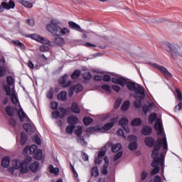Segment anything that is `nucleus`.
Listing matches in <instances>:
<instances>
[{"label":"nucleus","instance_id":"obj_13","mask_svg":"<svg viewBox=\"0 0 182 182\" xmlns=\"http://www.w3.org/2000/svg\"><path fill=\"white\" fill-rule=\"evenodd\" d=\"M112 83H115L116 85H120L122 87L126 86V78L121 77H113L112 79Z\"/></svg>","mask_w":182,"mask_h":182},{"label":"nucleus","instance_id":"obj_44","mask_svg":"<svg viewBox=\"0 0 182 182\" xmlns=\"http://www.w3.org/2000/svg\"><path fill=\"white\" fill-rule=\"evenodd\" d=\"M46 96L48 99H53V88H50V90L46 93Z\"/></svg>","mask_w":182,"mask_h":182},{"label":"nucleus","instance_id":"obj_33","mask_svg":"<svg viewBox=\"0 0 182 182\" xmlns=\"http://www.w3.org/2000/svg\"><path fill=\"white\" fill-rule=\"evenodd\" d=\"M90 173L92 177H97V176H99V168H97V166L93 167L91 169Z\"/></svg>","mask_w":182,"mask_h":182},{"label":"nucleus","instance_id":"obj_21","mask_svg":"<svg viewBox=\"0 0 182 182\" xmlns=\"http://www.w3.org/2000/svg\"><path fill=\"white\" fill-rule=\"evenodd\" d=\"M151 127L150 126H144L141 129V133L144 136H150L151 134Z\"/></svg>","mask_w":182,"mask_h":182},{"label":"nucleus","instance_id":"obj_60","mask_svg":"<svg viewBox=\"0 0 182 182\" xmlns=\"http://www.w3.org/2000/svg\"><path fill=\"white\" fill-rule=\"evenodd\" d=\"M93 132H96V128L95 127H89L86 129L87 133H93Z\"/></svg>","mask_w":182,"mask_h":182},{"label":"nucleus","instance_id":"obj_58","mask_svg":"<svg viewBox=\"0 0 182 182\" xmlns=\"http://www.w3.org/2000/svg\"><path fill=\"white\" fill-rule=\"evenodd\" d=\"M94 80H97V82H100L101 80H103V76L96 75L94 76Z\"/></svg>","mask_w":182,"mask_h":182},{"label":"nucleus","instance_id":"obj_53","mask_svg":"<svg viewBox=\"0 0 182 182\" xmlns=\"http://www.w3.org/2000/svg\"><path fill=\"white\" fill-rule=\"evenodd\" d=\"M120 105H122V100L120 99L117 100L114 105V109H119Z\"/></svg>","mask_w":182,"mask_h":182},{"label":"nucleus","instance_id":"obj_1","mask_svg":"<svg viewBox=\"0 0 182 182\" xmlns=\"http://www.w3.org/2000/svg\"><path fill=\"white\" fill-rule=\"evenodd\" d=\"M154 127L157 132L159 139L151 154V157L154 160L151 163V166L154 167L151 172V176H154L160 171L159 166H161V167L164 166V157H166L168 148L167 138H166V134L164 133L161 122L156 121Z\"/></svg>","mask_w":182,"mask_h":182},{"label":"nucleus","instance_id":"obj_6","mask_svg":"<svg viewBox=\"0 0 182 182\" xmlns=\"http://www.w3.org/2000/svg\"><path fill=\"white\" fill-rule=\"evenodd\" d=\"M66 113H68V111L64 107H59L58 111H54L52 112V117L53 119H58L59 117L60 119H63L66 116Z\"/></svg>","mask_w":182,"mask_h":182},{"label":"nucleus","instance_id":"obj_22","mask_svg":"<svg viewBox=\"0 0 182 182\" xmlns=\"http://www.w3.org/2000/svg\"><path fill=\"white\" fill-rule=\"evenodd\" d=\"M10 96H11V102L14 105H18V107H19V105H21L19 103V100L18 99V96H16V94H15V92H12V91H11V94H10Z\"/></svg>","mask_w":182,"mask_h":182},{"label":"nucleus","instance_id":"obj_20","mask_svg":"<svg viewBox=\"0 0 182 182\" xmlns=\"http://www.w3.org/2000/svg\"><path fill=\"white\" fill-rule=\"evenodd\" d=\"M57 99L61 102H65L68 99V92L66 91H61L57 95Z\"/></svg>","mask_w":182,"mask_h":182},{"label":"nucleus","instance_id":"obj_15","mask_svg":"<svg viewBox=\"0 0 182 182\" xmlns=\"http://www.w3.org/2000/svg\"><path fill=\"white\" fill-rule=\"evenodd\" d=\"M116 122H117V118H113L111 120V122L107 123L102 127L103 130H110L114 126V123Z\"/></svg>","mask_w":182,"mask_h":182},{"label":"nucleus","instance_id":"obj_5","mask_svg":"<svg viewBox=\"0 0 182 182\" xmlns=\"http://www.w3.org/2000/svg\"><path fill=\"white\" fill-rule=\"evenodd\" d=\"M166 50H168V52H170L171 56L172 59H173L174 60H176V59H178V58H180V56H182L181 54H180L177 51V48H176V46H174V45H173V44L167 43L166 44Z\"/></svg>","mask_w":182,"mask_h":182},{"label":"nucleus","instance_id":"obj_61","mask_svg":"<svg viewBox=\"0 0 182 182\" xmlns=\"http://www.w3.org/2000/svg\"><path fill=\"white\" fill-rule=\"evenodd\" d=\"M112 88L113 90H114L115 92H120V86H119V85H113L112 86Z\"/></svg>","mask_w":182,"mask_h":182},{"label":"nucleus","instance_id":"obj_11","mask_svg":"<svg viewBox=\"0 0 182 182\" xmlns=\"http://www.w3.org/2000/svg\"><path fill=\"white\" fill-rule=\"evenodd\" d=\"M30 38L34 41H37V42H41V43H50L49 40H47L38 34H31Z\"/></svg>","mask_w":182,"mask_h":182},{"label":"nucleus","instance_id":"obj_51","mask_svg":"<svg viewBox=\"0 0 182 182\" xmlns=\"http://www.w3.org/2000/svg\"><path fill=\"white\" fill-rule=\"evenodd\" d=\"M58 106H59V104L56 102H51V108L53 110H58Z\"/></svg>","mask_w":182,"mask_h":182},{"label":"nucleus","instance_id":"obj_10","mask_svg":"<svg viewBox=\"0 0 182 182\" xmlns=\"http://www.w3.org/2000/svg\"><path fill=\"white\" fill-rule=\"evenodd\" d=\"M15 8V2L10 0L9 3L3 1L0 5V12H4V9H14Z\"/></svg>","mask_w":182,"mask_h":182},{"label":"nucleus","instance_id":"obj_48","mask_svg":"<svg viewBox=\"0 0 182 182\" xmlns=\"http://www.w3.org/2000/svg\"><path fill=\"white\" fill-rule=\"evenodd\" d=\"M176 97L178 99L179 102H181L182 100V95H181V92H180V90L178 89L176 90Z\"/></svg>","mask_w":182,"mask_h":182},{"label":"nucleus","instance_id":"obj_47","mask_svg":"<svg viewBox=\"0 0 182 182\" xmlns=\"http://www.w3.org/2000/svg\"><path fill=\"white\" fill-rule=\"evenodd\" d=\"M134 106L136 109H139V107H141V100H136L134 101Z\"/></svg>","mask_w":182,"mask_h":182},{"label":"nucleus","instance_id":"obj_50","mask_svg":"<svg viewBox=\"0 0 182 182\" xmlns=\"http://www.w3.org/2000/svg\"><path fill=\"white\" fill-rule=\"evenodd\" d=\"M5 73H6V70L4 67H0V77L5 76Z\"/></svg>","mask_w":182,"mask_h":182},{"label":"nucleus","instance_id":"obj_30","mask_svg":"<svg viewBox=\"0 0 182 182\" xmlns=\"http://www.w3.org/2000/svg\"><path fill=\"white\" fill-rule=\"evenodd\" d=\"M26 140H28L27 136L26 133L21 132V141L20 144L21 146H25V144L26 143Z\"/></svg>","mask_w":182,"mask_h":182},{"label":"nucleus","instance_id":"obj_24","mask_svg":"<svg viewBox=\"0 0 182 182\" xmlns=\"http://www.w3.org/2000/svg\"><path fill=\"white\" fill-rule=\"evenodd\" d=\"M29 167H30V170L33 173H36V171L39 170V162L35 161L34 163L31 164V166L29 165Z\"/></svg>","mask_w":182,"mask_h":182},{"label":"nucleus","instance_id":"obj_39","mask_svg":"<svg viewBox=\"0 0 182 182\" xmlns=\"http://www.w3.org/2000/svg\"><path fill=\"white\" fill-rule=\"evenodd\" d=\"M75 93H79V92H82L83 90V85L82 84H77L73 87Z\"/></svg>","mask_w":182,"mask_h":182},{"label":"nucleus","instance_id":"obj_12","mask_svg":"<svg viewBox=\"0 0 182 182\" xmlns=\"http://www.w3.org/2000/svg\"><path fill=\"white\" fill-rule=\"evenodd\" d=\"M59 83L62 87H68L72 85V81L68 80V75H65L63 77L59 79Z\"/></svg>","mask_w":182,"mask_h":182},{"label":"nucleus","instance_id":"obj_37","mask_svg":"<svg viewBox=\"0 0 182 182\" xmlns=\"http://www.w3.org/2000/svg\"><path fill=\"white\" fill-rule=\"evenodd\" d=\"M132 126H140L141 124V119L135 118L131 122Z\"/></svg>","mask_w":182,"mask_h":182},{"label":"nucleus","instance_id":"obj_8","mask_svg":"<svg viewBox=\"0 0 182 182\" xmlns=\"http://www.w3.org/2000/svg\"><path fill=\"white\" fill-rule=\"evenodd\" d=\"M151 66H153V68H155L156 69H158V70L161 73H163V75H164V76H168V77H173V75H171V73H170V72H168L167 68H164V66L159 65L156 63H152Z\"/></svg>","mask_w":182,"mask_h":182},{"label":"nucleus","instance_id":"obj_18","mask_svg":"<svg viewBox=\"0 0 182 182\" xmlns=\"http://www.w3.org/2000/svg\"><path fill=\"white\" fill-rule=\"evenodd\" d=\"M67 122L68 124L75 126V124H76L79 122V119H77V117L72 115L67 118Z\"/></svg>","mask_w":182,"mask_h":182},{"label":"nucleus","instance_id":"obj_36","mask_svg":"<svg viewBox=\"0 0 182 182\" xmlns=\"http://www.w3.org/2000/svg\"><path fill=\"white\" fill-rule=\"evenodd\" d=\"M122 149V144H114L112 147V153H117V151H119V150Z\"/></svg>","mask_w":182,"mask_h":182},{"label":"nucleus","instance_id":"obj_57","mask_svg":"<svg viewBox=\"0 0 182 182\" xmlns=\"http://www.w3.org/2000/svg\"><path fill=\"white\" fill-rule=\"evenodd\" d=\"M23 127L24 130H26V132H27V133L29 132V130H31V124H24L23 125Z\"/></svg>","mask_w":182,"mask_h":182},{"label":"nucleus","instance_id":"obj_45","mask_svg":"<svg viewBox=\"0 0 182 182\" xmlns=\"http://www.w3.org/2000/svg\"><path fill=\"white\" fill-rule=\"evenodd\" d=\"M82 77L85 80H90V79H92V74L89 72H87L82 75Z\"/></svg>","mask_w":182,"mask_h":182},{"label":"nucleus","instance_id":"obj_40","mask_svg":"<svg viewBox=\"0 0 182 182\" xmlns=\"http://www.w3.org/2000/svg\"><path fill=\"white\" fill-rule=\"evenodd\" d=\"M127 123H129V119L127 118H122L119 121L118 124L122 126V127H124Z\"/></svg>","mask_w":182,"mask_h":182},{"label":"nucleus","instance_id":"obj_43","mask_svg":"<svg viewBox=\"0 0 182 182\" xmlns=\"http://www.w3.org/2000/svg\"><path fill=\"white\" fill-rule=\"evenodd\" d=\"M79 76H80V70H75L71 75L72 79H77Z\"/></svg>","mask_w":182,"mask_h":182},{"label":"nucleus","instance_id":"obj_26","mask_svg":"<svg viewBox=\"0 0 182 182\" xmlns=\"http://www.w3.org/2000/svg\"><path fill=\"white\" fill-rule=\"evenodd\" d=\"M6 113L8 114V116L12 117V116L15 114V109L11 106H8L6 107Z\"/></svg>","mask_w":182,"mask_h":182},{"label":"nucleus","instance_id":"obj_4","mask_svg":"<svg viewBox=\"0 0 182 182\" xmlns=\"http://www.w3.org/2000/svg\"><path fill=\"white\" fill-rule=\"evenodd\" d=\"M31 161H32L31 156H26V159L20 164V171L21 173H25L29 171V166L31 164Z\"/></svg>","mask_w":182,"mask_h":182},{"label":"nucleus","instance_id":"obj_55","mask_svg":"<svg viewBox=\"0 0 182 182\" xmlns=\"http://www.w3.org/2000/svg\"><path fill=\"white\" fill-rule=\"evenodd\" d=\"M107 164H104L103 166V168L102 170V173L104 175V176H106V174H107Z\"/></svg>","mask_w":182,"mask_h":182},{"label":"nucleus","instance_id":"obj_31","mask_svg":"<svg viewBox=\"0 0 182 182\" xmlns=\"http://www.w3.org/2000/svg\"><path fill=\"white\" fill-rule=\"evenodd\" d=\"M54 43L58 45V46H62L65 43V40L62 37H56L54 40Z\"/></svg>","mask_w":182,"mask_h":182},{"label":"nucleus","instance_id":"obj_52","mask_svg":"<svg viewBox=\"0 0 182 182\" xmlns=\"http://www.w3.org/2000/svg\"><path fill=\"white\" fill-rule=\"evenodd\" d=\"M102 80H104V82H110L112 77H110L109 75H105L104 77H102Z\"/></svg>","mask_w":182,"mask_h":182},{"label":"nucleus","instance_id":"obj_14","mask_svg":"<svg viewBox=\"0 0 182 182\" xmlns=\"http://www.w3.org/2000/svg\"><path fill=\"white\" fill-rule=\"evenodd\" d=\"M68 25L70 29H74V31H77L78 32H81L82 33H85V30L82 29V27L79 26L77 23L73 21H69Z\"/></svg>","mask_w":182,"mask_h":182},{"label":"nucleus","instance_id":"obj_23","mask_svg":"<svg viewBox=\"0 0 182 182\" xmlns=\"http://www.w3.org/2000/svg\"><path fill=\"white\" fill-rule=\"evenodd\" d=\"M153 107H154V103L151 102L149 105H144L142 107V110L146 114L148 112H151Z\"/></svg>","mask_w":182,"mask_h":182},{"label":"nucleus","instance_id":"obj_27","mask_svg":"<svg viewBox=\"0 0 182 182\" xmlns=\"http://www.w3.org/2000/svg\"><path fill=\"white\" fill-rule=\"evenodd\" d=\"M9 163H11V161L9 160V157L5 156L1 160V166L2 167H4V168H6L9 166Z\"/></svg>","mask_w":182,"mask_h":182},{"label":"nucleus","instance_id":"obj_7","mask_svg":"<svg viewBox=\"0 0 182 182\" xmlns=\"http://www.w3.org/2000/svg\"><path fill=\"white\" fill-rule=\"evenodd\" d=\"M6 80L8 84L4 85V91L6 92V95L7 96H11L10 86H12V85H14L15 82L14 81V77H12V76H8L6 78Z\"/></svg>","mask_w":182,"mask_h":182},{"label":"nucleus","instance_id":"obj_62","mask_svg":"<svg viewBox=\"0 0 182 182\" xmlns=\"http://www.w3.org/2000/svg\"><path fill=\"white\" fill-rule=\"evenodd\" d=\"M27 23L30 26H33V25H35V21L33 19H28L27 20Z\"/></svg>","mask_w":182,"mask_h":182},{"label":"nucleus","instance_id":"obj_17","mask_svg":"<svg viewBox=\"0 0 182 182\" xmlns=\"http://www.w3.org/2000/svg\"><path fill=\"white\" fill-rule=\"evenodd\" d=\"M38 150V146L35 144L29 146H26L23 149V153H28L29 151L30 154H35V151Z\"/></svg>","mask_w":182,"mask_h":182},{"label":"nucleus","instance_id":"obj_32","mask_svg":"<svg viewBox=\"0 0 182 182\" xmlns=\"http://www.w3.org/2000/svg\"><path fill=\"white\" fill-rule=\"evenodd\" d=\"M33 158L36 160H41L42 159V150L38 149L36 153H34Z\"/></svg>","mask_w":182,"mask_h":182},{"label":"nucleus","instance_id":"obj_49","mask_svg":"<svg viewBox=\"0 0 182 182\" xmlns=\"http://www.w3.org/2000/svg\"><path fill=\"white\" fill-rule=\"evenodd\" d=\"M123 156V153L122 151H119L115 156H114V161H117L119 159Z\"/></svg>","mask_w":182,"mask_h":182},{"label":"nucleus","instance_id":"obj_35","mask_svg":"<svg viewBox=\"0 0 182 182\" xmlns=\"http://www.w3.org/2000/svg\"><path fill=\"white\" fill-rule=\"evenodd\" d=\"M130 107V101L127 100L125 101L122 106V110H123L124 112H126L127 110H129V108Z\"/></svg>","mask_w":182,"mask_h":182},{"label":"nucleus","instance_id":"obj_41","mask_svg":"<svg viewBox=\"0 0 182 182\" xmlns=\"http://www.w3.org/2000/svg\"><path fill=\"white\" fill-rule=\"evenodd\" d=\"M74 133L77 137H80L82 136V127L78 126L75 127Z\"/></svg>","mask_w":182,"mask_h":182},{"label":"nucleus","instance_id":"obj_3","mask_svg":"<svg viewBox=\"0 0 182 182\" xmlns=\"http://www.w3.org/2000/svg\"><path fill=\"white\" fill-rule=\"evenodd\" d=\"M125 85L128 89V90H130L131 92H134L136 95L134 97L136 99L138 97L139 99L143 100L144 99L146 94L144 93V88L141 87L140 85L133 82H126Z\"/></svg>","mask_w":182,"mask_h":182},{"label":"nucleus","instance_id":"obj_29","mask_svg":"<svg viewBox=\"0 0 182 182\" xmlns=\"http://www.w3.org/2000/svg\"><path fill=\"white\" fill-rule=\"evenodd\" d=\"M18 2H19V4H21V5H23V6H25L26 8H32V6H33V4H32V3H31L28 1L19 0Z\"/></svg>","mask_w":182,"mask_h":182},{"label":"nucleus","instance_id":"obj_54","mask_svg":"<svg viewBox=\"0 0 182 182\" xmlns=\"http://www.w3.org/2000/svg\"><path fill=\"white\" fill-rule=\"evenodd\" d=\"M117 134H118V136H122V137H124V139H126V136L124 135V132H123V129H119L117 130Z\"/></svg>","mask_w":182,"mask_h":182},{"label":"nucleus","instance_id":"obj_59","mask_svg":"<svg viewBox=\"0 0 182 182\" xmlns=\"http://www.w3.org/2000/svg\"><path fill=\"white\" fill-rule=\"evenodd\" d=\"M101 87L103 90H105V92H110V86L107 85H103Z\"/></svg>","mask_w":182,"mask_h":182},{"label":"nucleus","instance_id":"obj_9","mask_svg":"<svg viewBox=\"0 0 182 182\" xmlns=\"http://www.w3.org/2000/svg\"><path fill=\"white\" fill-rule=\"evenodd\" d=\"M127 139L128 141H133L129 144L128 149L131 151L136 150V149H137V136L134 135H129Z\"/></svg>","mask_w":182,"mask_h":182},{"label":"nucleus","instance_id":"obj_38","mask_svg":"<svg viewBox=\"0 0 182 182\" xmlns=\"http://www.w3.org/2000/svg\"><path fill=\"white\" fill-rule=\"evenodd\" d=\"M12 165L14 168H16V170H18L21 167V161L18 159H14L12 161Z\"/></svg>","mask_w":182,"mask_h":182},{"label":"nucleus","instance_id":"obj_56","mask_svg":"<svg viewBox=\"0 0 182 182\" xmlns=\"http://www.w3.org/2000/svg\"><path fill=\"white\" fill-rule=\"evenodd\" d=\"M182 109V102H179L174 108L175 112H180V109Z\"/></svg>","mask_w":182,"mask_h":182},{"label":"nucleus","instance_id":"obj_34","mask_svg":"<svg viewBox=\"0 0 182 182\" xmlns=\"http://www.w3.org/2000/svg\"><path fill=\"white\" fill-rule=\"evenodd\" d=\"M82 122L85 126H89L90 123L93 122V119H92L90 117H85L83 118Z\"/></svg>","mask_w":182,"mask_h":182},{"label":"nucleus","instance_id":"obj_19","mask_svg":"<svg viewBox=\"0 0 182 182\" xmlns=\"http://www.w3.org/2000/svg\"><path fill=\"white\" fill-rule=\"evenodd\" d=\"M19 107L20 109H18V117L21 122H23L25 119H28V116L26 115V113L23 112V109H22V107L21 106V105H19Z\"/></svg>","mask_w":182,"mask_h":182},{"label":"nucleus","instance_id":"obj_2","mask_svg":"<svg viewBox=\"0 0 182 182\" xmlns=\"http://www.w3.org/2000/svg\"><path fill=\"white\" fill-rule=\"evenodd\" d=\"M59 25H60V21L51 20L50 23L47 24L46 28L50 33L55 35V36H65V35L70 34V30L69 28L66 27L62 28Z\"/></svg>","mask_w":182,"mask_h":182},{"label":"nucleus","instance_id":"obj_64","mask_svg":"<svg viewBox=\"0 0 182 182\" xmlns=\"http://www.w3.org/2000/svg\"><path fill=\"white\" fill-rule=\"evenodd\" d=\"M102 161V158L97 156L95 159V164H99L100 162Z\"/></svg>","mask_w":182,"mask_h":182},{"label":"nucleus","instance_id":"obj_46","mask_svg":"<svg viewBox=\"0 0 182 182\" xmlns=\"http://www.w3.org/2000/svg\"><path fill=\"white\" fill-rule=\"evenodd\" d=\"M73 129H75V125H68L65 130L66 132L68 133V134H72V133L73 132Z\"/></svg>","mask_w":182,"mask_h":182},{"label":"nucleus","instance_id":"obj_25","mask_svg":"<svg viewBox=\"0 0 182 182\" xmlns=\"http://www.w3.org/2000/svg\"><path fill=\"white\" fill-rule=\"evenodd\" d=\"M71 110L73 113H75L76 114L80 113V108H79V105L76 102L72 104Z\"/></svg>","mask_w":182,"mask_h":182},{"label":"nucleus","instance_id":"obj_63","mask_svg":"<svg viewBox=\"0 0 182 182\" xmlns=\"http://www.w3.org/2000/svg\"><path fill=\"white\" fill-rule=\"evenodd\" d=\"M154 182H161V177L159 176H155L154 178Z\"/></svg>","mask_w":182,"mask_h":182},{"label":"nucleus","instance_id":"obj_42","mask_svg":"<svg viewBox=\"0 0 182 182\" xmlns=\"http://www.w3.org/2000/svg\"><path fill=\"white\" fill-rule=\"evenodd\" d=\"M156 117H157V114L156 113H151L149 117V123L151 124L156 120Z\"/></svg>","mask_w":182,"mask_h":182},{"label":"nucleus","instance_id":"obj_28","mask_svg":"<svg viewBox=\"0 0 182 182\" xmlns=\"http://www.w3.org/2000/svg\"><path fill=\"white\" fill-rule=\"evenodd\" d=\"M50 46H52L50 42L49 43H43V45L40 46V50L41 52H48Z\"/></svg>","mask_w":182,"mask_h":182},{"label":"nucleus","instance_id":"obj_16","mask_svg":"<svg viewBox=\"0 0 182 182\" xmlns=\"http://www.w3.org/2000/svg\"><path fill=\"white\" fill-rule=\"evenodd\" d=\"M157 143V141H156L153 137L148 136L145 139V144L148 147H156V144Z\"/></svg>","mask_w":182,"mask_h":182}]
</instances>
